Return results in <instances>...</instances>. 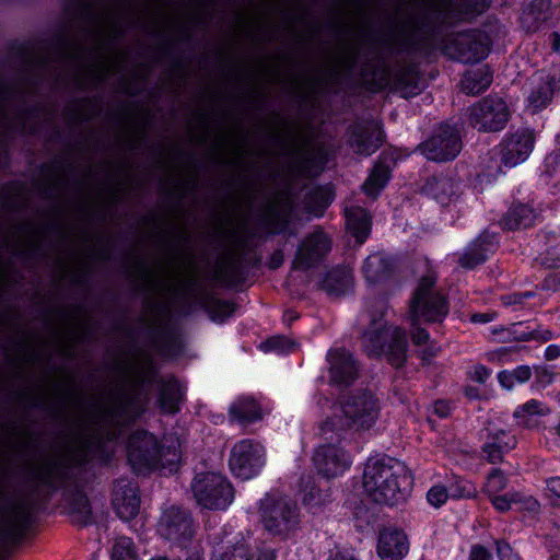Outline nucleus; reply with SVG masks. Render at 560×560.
Here are the masks:
<instances>
[{"mask_svg": "<svg viewBox=\"0 0 560 560\" xmlns=\"http://www.w3.org/2000/svg\"><path fill=\"white\" fill-rule=\"evenodd\" d=\"M238 269V257L234 253L228 252L220 257L215 265V278L221 281H230L237 276Z\"/></svg>", "mask_w": 560, "mask_h": 560, "instance_id": "nucleus-40", "label": "nucleus"}, {"mask_svg": "<svg viewBox=\"0 0 560 560\" xmlns=\"http://www.w3.org/2000/svg\"><path fill=\"white\" fill-rule=\"evenodd\" d=\"M163 275V280L166 282V285L173 284L174 281L177 280L180 271L178 266H164L163 270L161 271Z\"/></svg>", "mask_w": 560, "mask_h": 560, "instance_id": "nucleus-58", "label": "nucleus"}, {"mask_svg": "<svg viewBox=\"0 0 560 560\" xmlns=\"http://www.w3.org/2000/svg\"><path fill=\"white\" fill-rule=\"evenodd\" d=\"M409 550L407 535L397 528H385L380 533L377 553L382 560H401Z\"/></svg>", "mask_w": 560, "mask_h": 560, "instance_id": "nucleus-23", "label": "nucleus"}, {"mask_svg": "<svg viewBox=\"0 0 560 560\" xmlns=\"http://www.w3.org/2000/svg\"><path fill=\"white\" fill-rule=\"evenodd\" d=\"M313 460L318 474L325 478H336L351 466V456L335 444H326L316 448Z\"/></svg>", "mask_w": 560, "mask_h": 560, "instance_id": "nucleus-16", "label": "nucleus"}, {"mask_svg": "<svg viewBox=\"0 0 560 560\" xmlns=\"http://www.w3.org/2000/svg\"><path fill=\"white\" fill-rule=\"evenodd\" d=\"M380 306V315H369V326L363 330L361 343L370 357H380L385 354L388 362L400 368L407 359L408 341L406 332L398 326L387 325L382 320V308L384 303L376 301Z\"/></svg>", "mask_w": 560, "mask_h": 560, "instance_id": "nucleus-5", "label": "nucleus"}, {"mask_svg": "<svg viewBox=\"0 0 560 560\" xmlns=\"http://www.w3.org/2000/svg\"><path fill=\"white\" fill-rule=\"evenodd\" d=\"M447 313L448 304L445 296L435 288V276L422 277L409 302L407 319L410 326L441 323Z\"/></svg>", "mask_w": 560, "mask_h": 560, "instance_id": "nucleus-6", "label": "nucleus"}, {"mask_svg": "<svg viewBox=\"0 0 560 560\" xmlns=\"http://www.w3.org/2000/svg\"><path fill=\"white\" fill-rule=\"evenodd\" d=\"M489 500L491 501L492 505L498 510L499 512H508L511 510L513 501H512V492L506 494H494L489 497Z\"/></svg>", "mask_w": 560, "mask_h": 560, "instance_id": "nucleus-55", "label": "nucleus"}, {"mask_svg": "<svg viewBox=\"0 0 560 560\" xmlns=\"http://www.w3.org/2000/svg\"><path fill=\"white\" fill-rule=\"evenodd\" d=\"M469 560H492L491 552L481 545L471 547Z\"/></svg>", "mask_w": 560, "mask_h": 560, "instance_id": "nucleus-57", "label": "nucleus"}, {"mask_svg": "<svg viewBox=\"0 0 560 560\" xmlns=\"http://www.w3.org/2000/svg\"><path fill=\"white\" fill-rule=\"evenodd\" d=\"M143 410H144L143 404L138 398L136 400L131 401L130 404H128L125 408L126 417L128 419L137 418L138 416H140L142 413Z\"/></svg>", "mask_w": 560, "mask_h": 560, "instance_id": "nucleus-59", "label": "nucleus"}, {"mask_svg": "<svg viewBox=\"0 0 560 560\" xmlns=\"http://www.w3.org/2000/svg\"><path fill=\"white\" fill-rule=\"evenodd\" d=\"M476 494H477L476 488L469 481H466L463 479L456 480L450 488V495L452 498L470 499V498H475Z\"/></svg>", "mask_w": 560, "mask_h": 560, "instance_id": "nucleus-52", "label": "nucleus"}, {"mask_svg": "<svg viewBox=\"0 0 560 560\" xmlns=\"http://www.w3.org/2000/svg\"><path fill=\"white\" fill-rule=\"evenodd\" d=\"M529 295H530L529 292L524 293V294H520V293L508 294V295L502 296V302L504 305H508V306L515 305V304H522L523 300L528 298Z\"/></svg>", "mask_w": 560, "mask_h": 560, "instance_id": "nucleus-63", "label": "nucleus"}, {"mask_svg": "<svg viewBox=\"0 0 560 560\" xmlns=\"http://www.w3.org/2000/svg\"><path fill=\"white\" fill-rule=\"evenodd\" d=\"M393 89L402 97H410L419 93V75L415 66L398 68L392 80Z\"/></svg>", "mask_w": 560, "mask_h": 560, "instance_id": "nucleus-25", "label": "nucleus"}, {"mask_svg": "<svg viewBox=\"0 0 560 560\" xmlns=\"http://www.w3.org/2000/svg\"><path fill=\"white\" fill-rule=\"evenodd\" d=\"M66 459L60 456H48L33 465L31 476L38 486L57 488L68 476Z\"/></svg>", "mask_w": 560, "mask_h": 560, "instance_id": "nucleus-19", "label": "nucleus"}, {"mask_svg": "<svg viewBox=\"0 0 560 560\" xmlns=\"http://www.w3.org/2000/svg\"><path fill=\"white\" fill-rule=\"evenodd\" d=\"M382 142V130L374 120L357 122L350 129L349 145L355 153L370 155L381 147Z\"/></svg>", "mask_w": 560, "mask_h": 560, "instance_id": "nucleus-18", "label": "nucleus"}, {"mask_svg": "<svg viewBox=\"0 0 560 560\" xmlns=\"http://www.w3.org/2000/svg\"><path fill=\"white\" fill-rule=\"evenodd\" d=\"M124 373L129 381L137 385L144 384L153 378V368L150 363H144L142 366H139L138 363L129 364L125 368Z\"/></svg>", "mask_w": 560, "mask_h": 560, "instance_id": "nucleus-47", "label": "nucleus"}, {"mask_svg": "<svg viewBox=\"0 0 560 560\" xmlns=\"http://www.w3.org/2000/svg\"><path fill=\"white\" fill-rule=\"evenodd\" d=\"M260 520L270 534L289 536L300 525V511L295 502L279 493H268L260 502Z\"/></svg>", "mask_w": 560, "mask_h": 560, "instance_id": "nucleus-7", "label": "nucleus"}, {"mask_svg": "<svg viewBox=\"0 0 560 560\" xmlns=\"http://www.w3.org/2000/svg\"><path fill=\"white\" fill-rule=\"evenodd\" d=\"M190 487L196 502L203 509L224 510L234 500L233 486L217 472L197 474Z\"/></svg>", "mask_w": 560, "mask_h": 560, "instance_id": "nucleus-8", "label": "nucleus"}, {"mask_svg": "<svg viewBox=\"0 0 560 560\" xmlns=\"http://www.w3.org/2000/svg\"><path fill=\"white\" fill-rule=\"evenodd\" d=\"M510 118L506 103L500 97H486L469 108L468 122L479 131L502 130Z\"/></svg>", "mask_w": 560, "mask_h": 560, "instance_id": "nucleus-9", "label": "nucleus"}, {"mask_svg": "<svg viewBox=\"0 0 560 560\" xmlns=\"http://www.w3.org/2000/svg\"><path fill=\"white\" fill-rule=\"evenodd\" d=\"M515 439L514 436H508V441L500 442H486L483 446V452L487 455V459L491 464H497L502 460L503 452L514 447Z\"/></svg>", "mask_w": 560, "mask_h": 560, "instance_id": "nucleus-46", "label": "nucleus"}, {"mask_svg": "<svg viewBox=\"0 0 560 560\" xmlns=\"http://www.w3.org/2000/svg\"><path fill=\"white\" fill-rule=\"evenodd\" d=\"M296 347L294 341L289 340L285 337L277 336L267 339L260 345L264 351H276V352H289L294 350Z\"/></svg>", "mask_w": 560, "mask_h": 560, "instance_id": "nucleus-51", "label": "nucleus"}, {"mask_svg": "<svg viewBox=\"0 0 560 560\" xmlns=\"http://www.w3.org/2000/svg\"><path fill=\"white\" fill-rule=\"evenodd\" d=\"M551 412L550 407L540 400L529 399L525 404L517 407L513 413L517 423L526 429L538 428L537 417H545Z\"/></svg>", "mask_w": 560, "mask_h": 560, "instance_id": "nucleus-24", "label": "nucleus"}, {"mask_svg": "<svg viewBox=\"0 0 560 560\" xmlns=\"http://www.w3.org/2000/svg\"><path fill=\"white\" fill-rule=\"evenodd\" d=\"M488 51L487 37L479 31L453 34L444 44L445 55L465 63L480 61Z\"/></svg>", "mask_w": 560, "mask_h": 560, "instance_id": "nucleus-10", "label": "nucleus"}, {"mask_svg": "<svg viewBox=\"0 0 560 560\" xmlns=\"http://www.w3.org/2000/svg\"><path fill=\"white\" fill-rule=\"evenodd\" d=\"M54 113L46 107L28 109L26 92L22 86H11L0 79V166L5 161L4 139L9 131L35 133L39 124H50Z\"/></svg>", "mask_w": 560, "mask_h": 560, "instance_id": "nucleus-4", "label": "nucleus"}, {"mask_svg": "<svg viewBox=\"0 0 560 560\" xmlns=\"http://www.w3.org/2000/svg\"><path fill=\"white\" fill-rule=\"evenodd\" d=\"M331 249V240L320 229L304 237L292 261L294 269H310L322 261Z\"/></svg>", "mask_w": 560, "mask_h": 560, "instance_id": "nucleus-15", "label": "nucleus"}, {"mask_svg": "<svg viewBox=\"0 0 560 560\" xmlns=\"http://www.w3.org/2000/svg\"><path fill=\"white\" fill-rule=\"evenodd\" d=\"M260 221L268 232L278 234L285 230L289 222V213L280 209L275 202H270L264 209Z\"/></svg>", "mask_w": 560, "mask_h": 560, "instance_id": "nucleus-34", "label": "nucleus"}, {"mask_svg": "<svg viewBox=\"0 0 560 560\" xmlns=\"http://www.w3.org/2000/svg\"><path fill=\"white\" fill-rule=\"evenodd\" d=\"M66 510L73 523L86 525L92 521V510L89 500L81 491L67 494Z\"/></svg>", "mask_w": 560, "mask_h": 560, "instance_id": "nucleus-27", "label": "nucleus"}, {"mask_svg": "<svg viewBox=\"0 0 560 560\" xmlns=\"http://www.w3.org/2000/svg\"><path fill=\"white\" fill-rule=\"evenodd\" d=\"M492 82V77L487 68H480L468 72L462 80V88L466 94L476 95L483 92Z\"/></svg>", "mask_w": 560, "mask_h": 560, "instance_id": "nucleus-39", "label": "nucleus"}, {"mask_svg": "<svg viewBox=\"0 0 560 560\" xmlns=\"http://www.w3.org/2000/svg\"><path fill=\"white\" fill-rule=\"evenodd\" d=\"M217 560H276V552L272 549H266L256 553L249 545L238 542L228 547Z\"/></svg>", "mask_w": 560, "mask_h": 560, "instance_id": "nucleus-29", "label": "nucleus"}, {"mask_svg": "<svg viewBox=\"0 0 560 560\" xmlns=\"http://www.w3.org/2000/svg\"><path fill=\"white\" fill-rule=\"evenodd\" d=\"M497 553L500 560H511L513 556L511 546L503 540L497 541Z\"/></svg>", "mask_w": 560, "mask_h": 560, "instance_id": "nucleus-61", "label": "nucleus"}, {"mask_svg": "<svg viewBox=\"0 0 560 560\" xmlns=\"http://www.w3.org/2000/svg\"><path fill=\"white\" fill-rule=\"evenodd\" d=\"M283 260L284 255L282 249H277L271 254L270 259L268 261V267L270 269H277L283 264Z\"/></svg>", "mask_w": 560, "mask_h": 560, "instance_id": "nucleus-64", "label": "nucleus"}, {"mask_svg": "<svg viewBox=\"0 0 560 560\" xmlns=\"http://www.w3.org/2000/svg\"><path fill=\"white\" fill-rule=\"evenodd\" d=\"M420 149L429 160L436 162L452 160L462 150L459 131L454 126L442 125Z\"/></svg>", "mask_w": 560, "mask_h": 560, "instance_id": "nucleus-13", "label": "nucleus"}, {"mask_svg": "<svg viewBox=\"0 0 560 560\" xmlns=\"http://www.w3.org/2000/svg\"><path fill=\"white\" fill-rule=\"evenodd\" d=\"M362 485L373 502L394 506L406 500L412 477L407 466L393 457H371L364 465Z\"/></svg>", "mask_w": 560, "mask_h": 560, "instance_id": "nucleus-3", "label": "nucleus"}, {"mask_svg": "<svg viewBox=\"0 0 560 560\" xmlns=\"http://www.w3.org/2000/svg\"><path fill=\"white\" fill-rule=\"evenodd\" d=\"M362 270L368 282L376 283L390 275L393 264L386 255L375 253L365 259Z\"/></svg>", "mask_w": 560, "mask_h": 560, "instance_id": "nucleus-28", "label": "nucleus"}, {"mask_svg": "<svg viewBox=\"0 0 560 560\" xmlns=\"http://www.w3.org/2000/svg\"><path fill=\"white\" fill-rule=\"evenodd\" d=\"M81 14L89 20L86 43L62 39L54 58L39 54L31 44H19L14 55L21 66L56 84L79 89L97 85L112 74L121 73L126 56L115 42L133 23L132 4L114 0L100 9L89 0H78Z\"/></svg>", "mask_w": 560, "mask_h": 560, "instance_id": "nucleus-1", "label": "nucleus"}, {"mask_svg": "<svg viewBox=\"0 0 560 560\" xmlns=\"http://www.w3.org/2000/svg\"><path fill=\"white\" fill-rule=\"evenodd\" d=\"M159 532L162 537L173 544L184 545L195 534L192 517L187 510L180 506H170L161 515Z\"/></svg>", "mask_w": 560, "mask_h": 560, "instance_id": "nucleus-14", "label": "nucleus"}, {"mask_svg": "<svg viewBox=\"0 0 560 560\" xmlns=\"http://www.w3.org/2000/svg\"><path fill=\"white\" fill-rule=\"evenodd\" d=\"M113 506L121 520H132L140 509L137 485L128 479L117 480L113 491Z\"/></svg>", "mask_w": 560, "mask_h": 560, "instance_id": "nucleus-20", "label": "nucleus"}, {"mask_svg": "<svg viewBox=\"0 0 560 560\" xmlns=\"http://www.w3.org/2000/svg\"><path fill=\"white\" fill-rule=\"evenodd\" d=\"M265 464V448L254 440H242L236 443L230 457L232 472L243 479L254 477Z\"/></svg>", "mask_w": 560, "mask_h": 560, "instance_id": "nucleus-11", "label": "nucleus"}, {"mask_svg": "<svg viewBox=\"0 0 560 560\" xmlns=\"http://www.w3.org/2000/svg\"><path fill=\"white\" fill-rule=\"evenodd\" d=\"M512 501L523 511L538 513L540 510V504L534 497L525 495L522 492H512Z\"/></svg>", "mask_w": 560, "mask_h": 560, "instance_id": "nucleus-53", "label": "nucleus"}, {"mask_svg": "<svg viewBox=\"0 0 560 560\" xmlns=\"http://www.w3.org/2000/svg\"><path fill=\"white\" fill-rule=\"evenodd\" d=\"M301 491L303 492V503L311 508L322 506L331 498L329 487L322 488L311 476L301 479Z\"/></svg>", "mask_w": 560, "mask_h": 560, "instance_id": "nucleus-31", "label": "nucleus"}, {"mask_svg": "<svg viewBox=\"0 0 560 560\" xmlns=\"http://www.w3.org/2000/svg\"><path fill=\"white\" fill-rule=\"evenodd\" d=\"M328 361L330 383L349 385L358 377L357 362L348 350L338 348L329 351Z\"/></svg>", "mask_w": 560, "mask_h": 560, "instance_id": "nucleus-21", "label": "nucleus"}, {"mask_svg": "<svg viewBox=\"0 0 560 560\" xmlns=\"http://www.w3.org/2000/svg\"><path fill=\"white\" fill-rule=\"evenodd\" d=\"M183 399V389L180 384L174 380H163L161 382V390L159 404L161 409L167 413H175L179 409V402Z\"/></svg>", "mask_w": 560, "mask_h": 560, "instance_id": "nucleus-30", "label": "nucleus"}, {"mask_svg": "<svg viewBox=\"0 0 560 560\" xmlns=\"http://www.w3.org/2000/svg\"><path fill=\"white\" fill-rule=\"evenodd\" d=\"M24 203V187L11 184L0 190V206L5 210H15Z\"/></svg>", "mask_w": 560, "mask_h": 560, "instance_id": "nucleus-42", "label": "nucleus"}, {"mask_svg": "<svg viewBox=\"0 0 560 560\" xmlns=\"http://www.w3.org/2000/svg\"><path fill=\"white\" fill-rule=\"evenodd\" d=\"M112 560H138L137 550L130 538L122 536L116 539L112 550Z\"/></svg>", "mask_w": 560, "mask_h": 560, "instance_id": "nucleus-45", "label": "nucleus"}, {"mask_svg": "<svg viewBox=\"0 0 560 560\" xmlns=\"http://www.w3.org/2000/svg\"><path fill=\"white\" fill-rule=\"evenodd\" d=\"M28 510L26 503L19 501L13 503L3 516V523L10 532L19 529L27 520Z\"/></svg>", "mask_w": 560, "mask_h": 560, "instance_id": "nucleus-43", "label": "nucleus"}, {"mask_svg": "<svg viewBox=\"0 0 560 560\" xmlns=\"http://www.w3.org/2000/svg\"><path fill=\"white\" fill-rule=\"evenodd\" d=\"M488 431V441L487 442H500V441H508V436H512L506 431L502 429H492L487 428Z\"/></svg>", "mask_w": 560, "mask_h": 560, "instance_id": "nucleus-60", "label": "nucleus"}, {"mask_svg": "<svg viewBox=\"0 0 560 560\" xmlns=\"http://www.w3.org/2000/svg\"><path fill=\"white\" fill-rule=\"evenodd\" d=\"M352 272L345 267L330 270L323 280V289L332 296L346 294L352 289Z\"/></svg>", "mask_w": 560, "mask_h": 560, "instance_id": "nucleus-26", "label": "nucleus"}, {"mask_svg": "<svg viewBox=\"0 0 560 560\" xmlns=\"http://www.w3.org/2000/svg\"><path fill=\"white\" fill-rule=\"evenodd\" d=\"M487 249L482 247V245L477 241L472 244L471 247L459 258V264L462 267L467 269H472L476 266L482 264L487 256Z\"/></svg>", "mask_w": 560, "mask_h": 560, "instance_id": "nucleus-48", "label": "nucleus"}, {"mask_svg": "<svg viewBox=\"0 0 560 560\" xmlns=\"http://www.w3.org/2000/svg\"><path fill=\"white\" fill-rule=\"evenodd\" d=\"M411 339L416 345H422L429 340V334L425 329L420 328L419 325L411 326Z\"/></svg>", "mask_w": 560, "mask_h": 560, "instance_id": "nucleus-62", "label": "nucleus"}, {"mask_svg": "<svg viewBox=\"0 0 560 560\" xmlns=\"http://www.w3.org/2000/svg\"><path fill=\"white\" fill-rule=\"evenodd\" d=\"M547 490L550 493L552 505L557 508L560 504V478L548 480Z\"/></svg>", "mask_w": 560, "mask_h": 560, "instance_id": "nucleus-56", "label": "nucleus"}, {"mask_svg": "<svg viewBox=\"0 0 560 560\" xmlns=\"http://www.w3.org/2000/svg\"><path fill=\"white\" fill-rule=\"evenodd\" d=\"M447 498L448 491L442 486L432 487L427 494L429 503L435 508H439L445 503Z\"/></svg>", "mask_w": 560, "mask_h": 560, "instance_id": "nucleus-54", "label": "nucleus"}, {"mask_svg": "<svg viewBox=\"0 0 560 560\" xmlns=\"http://www.w3.org/2000/svg\"><path fill=\"white\" fill-rule=\"evenodd\" d=\"M380 413L378 400L366 390L359 389L342 396L331 408V415L318 425L326 441H340L351 431L369 430Z\"/></svg>", "mask_w": 560, "mask_h": 560, "instance_id": "nucleus-2", "label": "nucleus"}, {"mask_svg": "<svg viewBox=\"0 0 560 560\" xmlns=\"http://www.w3.org/2000/svg\"><path fill=\"white\" fill-rule=\"evenodd\" d=\"M559 78L545 71L537 72L530 79L532 91L528 95V107L536 113L546 107L559 89Z\"/></svg>", "mask_w": 560, "mask_h": 560, "instance_id": "nucleus-22", "label": "nucleus"}, {"mask_svg": "<svg viewBox=\"0 0 560 560\" xmlns=\"http://www.w3.org/2000/svg\"><path fill=\"white\" fill-rule=\"evenodd\" d=\"M389 172L384 165H376L364 182L363 191L372 198H376L378 192L385 187L388 180Z\"/></svg>", "mask_w": 560, "mask_h": 560, "instance_id": "nucleus-41", "label": "nucleus"}, {"mask_svg": "<svg viewBox=\"0 0 560 560\" xmlns=\"http://www.w3.org/2000/svg\"><path fill=\"white\" fill-rule=\"evenodd\" d=\"M209 314L214 322H224L234 313V305L228 301L215 300L209 304Z\"/></svg>", "mask_w": 560, "mask_h": 560, "instance_id": "nucleus-50", "label": "nucleus"}, {"mask_svg": "<svg viewBox=\"0 0 560 560\" xmlns=\"http://www.w3.org/2000/svg\"><path fill=\"white\" fill-rule=\"evenodd\" d=\"M347 226L359 242H363L370 232L371 218L366 210L354 207L346 211Z\"/></svg>", "mask_w": 560, "mask_h": 560, "instance_id": "nucleus-35", "label": "nucleus"}, {"mask_svg": "<svg viewBox=\"0 0 560 560\" xmlns=\"http://www.w3.org/2000/svg\"><path fill=\"white\" fill-rule=\"evenodd\" d=\"M128 460L137 471L155 469L160 465L159 443L155 436L147 431L132 433L128 442Z\"/></svg>", "mask_w": 560, "mask_h": 560, "instance_id": "nucleus-12", "label": "nucleus"}, {"mask_svg": "<svg viewBox=\"0 0 560 560\" xmlns=\"http://www.w3.org/2000/svg\"><path fill=\"white\" fill-rule=\"evenodd\" d=\"M535 136L528 129L511 133L502 143L501 162L506 167H514L524 162L534 148Z\"/></svg>", "mask_w": 560, "mask_h": 560, "instance_id": "nucleus-17", "label": "nucleus"}, {"mask_svg": "<svg viewBox=\"0 0 560 560\" xmlns=\"http://www.w3.org/2000/svg\"><path fill=\"white\" fill-rule=\"evenodd\" d=\"M424 189L440 203L445 205L456 195L458 185L450 177L440 176L430 178Z\"/></svg>", "mask_w": 560, "mask_h": 560, "instance_id": "nucleus-32", "label": "nucleus"}, {"mask_svg": "<svg viewBox=\"0 0 560 560\" xmlns=\"http://www.w3.org/2000/svg\"><path fill=\"white\" fill-rule=\"evenodd\" d=\"M536 213L533 208L526 205L513 206L502 220L508 230L526 229L535 221Z\"/></svg>", "mask_w": 560, "mask_h": 560, "instance_id": "nucleus-33", "label": "nucleus"}, {"mask_svg": "<svg viewBox=\"0 0 560 560\" xmlns=\"http://www.w3.org/2000/svg\"><path fill=\"white\" fill-rule=\"evenodd\" d=\"M160 465L159 467H172L182 459V442L174 434L165 435L161 445H159Z\"/></svg>", "mask_w": 560, "mask_h": 560, "instance_id": "nucleus-37", "label": "nucleus"}, {"mask_svg": "<svg viewBox=\"0 0 560 560\" xmlns=\"http://www.w3.org/2000/svg\"><path fill=\"white\" fill-rule=\"evenodd\" d=\"M506 486L508 478L504 475V472L499 468H493L488 474L483 491L488 494V497H491L503 491L506 488Z\"/></svg>", "mask_w": 560, "mask_h": 560, "instance_id": "nucleus-49", "label": "nucleus"}, {"mask_svg": "<svg viewBox=\"0 0 560 560\" xmlns=\"http://www.w3.org/2000/svg\"><path fill=\"white\" fill-rule=\"evenodd\" d=\"M230 416L241 423H250L262 417L260 407L252 398H240L232 404Z\"/></svg>", "mask_w": 560, "mask_h": 560, "instance_id": "nucleus-36", "label": "nucleus"}, {"mask_svg": "<svg viewBox=\"0 0 560 560\" xmlns=\"http://www.w3.org/2000/svg\"><path fill=\"white\" fill-rule=\"evenodd\" d=\"M549 0H533L522 15V22L528 30H537L549 19Z\"/></svg>", "mask_w": 560, "mask_h": 560, "instance_id": "nucleus-38", "label": "nucleus"}, {"mask_svg": "<svg viewBox=\"0 0 560 560\" xmlns=\"http://www.w3.org/2000/svg\"><path fill=\"white\" fill-rule=\"evenodd\" d=\"M532 376V370L528 365H521L514 369L513 371H502L499 373L498 378L500 384L506 388L511 389L514 387L516 383H525Z\"/></svg>", "mask_w": 560, "mask_h": 560, "instance_id": "nucleus-44", "label": "nucleus"}]
</instances>
